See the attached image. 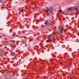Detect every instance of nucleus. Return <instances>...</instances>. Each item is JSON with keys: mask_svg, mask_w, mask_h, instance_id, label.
I'll return each instance as SVG.
<instances>
[{"mask_svg": "<svg viewBox=\"0 0 79 79\" xmlns=\"http://www.w3.org/2000/svg\"><path fill=\"white\" fill-rule=\"evenodd\" d=\"M58 30L60 34H62L63 33V31H65V29H64V27L62 26H60L59 27Z\"/></svg>", "mask_w": 79, "mask_h": 79, "instance_id": "nucleus-1", "label": "nucleus"}, {"mask_svg": "<svg viewBox=\"0 0 79 79\" xmlns=\"http://www.w3.org/2000/svg\"><path fill=\"white\" fill-rule=\"evenodd\" d=\"M53 8L52 7H47L45 8L46 11H49L50 13H53Z\"/></svg>", "mask_w": 79, "mask_h": 79, "instance_id": "nucleus-2", "label": "nucleus"}, {"mask_svg": "<svg viewBox=\"0 0 79 79\" xmlns=\"http://www.w3.org/2000/svg\"><path fill=\"white\" fill-rule=\"evenodd\" d=\"M49 23V22L47 20H46L44 23L45 25H48Z\"/></svg>", "mask_w": 79, "mask_h": 79, "instance_id": "nucleus-3", "label": "nucleus"}, {"mask_svg": "<svg viewBox=\"0 0 79 79\" xmlns=\"http://www.w3.org/2000/svg\"><path fill=\"white\" fill-rule=\"evenodd\" d=\"M8 38L9 39V40H11V39H13V37L11 36H8Z\"/></svg>", "mask_w": 79, "mask_h": 79, "instance_id": "nucleus-4", "label": "nucleus"}, {"mask_svg": "<svg viewBox=\"0 0 79 79\" xmlns=\"http://www.w3.org/2000/svg\"><path fill=\"white\" fill-rule=\"evenodd\" d=\"M50 36H51V35H48V36H47V37L48 38V39H50Z\"/></svg>", "mask_w": 79, "mask_h": 79, "instance_id": "nucleus-5", "label": "nucleus"}, {"mask_svg": "<svg viewBox=\"0 0 79 79\" xmlns=\"http://www.w3.org/2000/svg\"><path fill=\"white\" fill-rule=\"evenodd\" d=\"M58 12L59 13H62V10L61 9H60L59 10H58Z\"/></svg>", "mask_w": 79, "mask_h": 79, "instance_id": "nucleus-6", "label": "nucleus"}, {"mask_svg": "<svg viewBox=\"0 0 79 79\" xmlns=\"http://www.w3.org/2000/svg\"><path fill=\"white\" fill-rule=\"evenodd\" d=\"M72 10V8H68V10H69V11H70V10Z\"/></svg>", "mask_w": 79, "mask_h": 79, "instance_id": "nucleus-7", "label": "nucleus"}, {"mask_svg": "<svg viewBox=\"0 0 79 79\" xmlns=\"http://www.w3.org/2000/svg\"><path fill=\"white\" fill-rule=\"evenodd\" d=\"M12 36L13 37H15V34H13L12 35Z\"/></svg>", "mask_w": 79, "mask_h": 79, "instance_id": "nucleus-8", "label": "nucleus"}, {"mask_svg": "<svg viewBox=\"0 0 79 79\" xmlns=\"http://www.w3.org/2000/svg\"><path fill=\"white\" fill-rule=\"evenodd\" d=\"M50 40L49 39V40H47L46 42H47L48 43V42L50 41Z\"/></svg>", "mask_w": 79, "mask_h": 79, "instance_id": "nucleus-9", "label": "nucleus"}, {"mask_svg": "<svg viewBox=\"0 0 79 79\" xmlns=\"http://www.w3.org/2000/svg\"><path fill=\"white\" fill-rule=\"evenodd\" d=\"M22 32L23 34H24V33H25V31H22Z\"/></svg>", "mask_w": 79, "mask_h": 79, "instance_id": "nucleus-10", "label": "nucleus"}, {"mask_svg": "<svg viewBox=\"0 0 79 79\" xmlns=\"http://www.w3.org/2000/svg\"><path fill=\"white\" fill-rule=\"evenodd\" d=\"M0 3H2V0H0Z\"/></svg>", "mask_w": 79, "mask_h": 79, "instance_id": "nucleus-11", "label": "nucleus"}, {"mask_svg": "<svg viewBox=\"0 0 79 79\" xmlns=\"http://www.w3.org/2000/svg\"><path fill=\"white\" fill-rule=\"evenodd\" d=\"M24 40H23V41L22 42V44L23 43V44H24Z\"/></svg>", "mask_w": 79, "mask_h": 79, "instance_id": "nucleus-12", "label": "nucleus"}, {"mask_svg": "<svg viewBox=\"0 0 79 79\" xmlns=\"http://www.w3.org/2000/svg\"><path fill=\"white\" fill-rule=\"evenodd\" d=\"M19 15H21V12H19Z\"/></svg>", "mask_w": 79, "mask_h": 79, "instance_id": "nucleus-13", "label": "nucleus"}, {"mask_svg": "<svg viewBox=\"0 0 79 79\" xmlns=\"http://www.w3.org/2000/svg\"><path fill=\"white\" fill-rule=\"evenodd\" d=\"M10 32H11V29H10Z\"/></svg>", "mask_w": 79, "mask_h": 79, "instance_id": "nucleus-14", "label": "nucleus"}, {"mask_svg": "<svg viewBox=\"0 0 79 79\" xmlns=\"http://www.w3.org/2000/svg\"><path fill=\"white\" fill-rule=\"evenodd\" d=\"M10 47H12V48H13V47H14V46H10Z\"/></svg>", "mask_w": 79, "mask_h": 79, "instance_id": "nucleus-15", "label": "nucleus"}, {"mask_svg": "<svg viewBox=\"0 0 79 79\" xmlns=\"http://www.w3.org/2000/svg\"><path fill=\"white\" fill-rule=\"evenodd\" d=\"M15 35V36H16L17 37H18V36H19V35Z\"/></svg>", "mask_w": 79, "mask_h": 79, "instance_id": "nucleus-16", "label": "nucleus"}, {"mask_svg": "<svg viewBox=\"0 0 79 79\" xmlns=\"http://www.w3.org/2000/svg\"><path fill=\"white\" fill-rule=\"evenodd\" d=\"M21 12H23V10H22V11H21Z\"/></svg>", "mask_w": 79, "mask_h": 79, "instance_id": "nucleus-17", "label": "nucleus"}, {"mask_svg": "<svg viewBox=\"0 0 79 79\" xmlns=\"http://www.w3.org/2000/svg\"><path fill=\"white\" fill-rule=\"evenodd\" d=\"M18 43H19V42H20V41H18Z\"/></svg>", "mask_w": 79, "mask_h": 79, "instance_id": "nucleus-18", "label": "nucleus"}, {"mask_svg": "<svg viewBox=\"0 0 79 79\" xmlns=\"http://www.w3.org/2000/svg\"><path fill=\"white\" fill-rule=\"evenodd\" d=\"M75 10H77V9L76 8L75 9Z\"/></svg>", "mask_w": 79, "mask_h": 79, "instance_id": "nucleus-19", "label": "nucleus"}, {"mask_svg": "<svg viewBox=\"0 0 79 79\" xmlns=\"http://www.w3.org/2000/svg\"><path fill=\"white\" fill-rule=\"evenodd\" d=\"M35 15H36V14H35Z\"/></svg>", "mask_w": 79, "mask_h": 79, "instance_id": "nucleus-20", "label": "nucleus"}, {"mask_svg": "<svg viewBox=\"0 0 79 79\" xmlns=\"http://www.w3.org/2000/svg\"><path fill=\"white\" fill-rule=\"evenodd\" d=\"M78 6L79 7V5H78Z\"/></svg>", "mask_w": 79, "mask_h": 79, "instance_id": "nucleus-21", "label": "nucleus"}, {"mask_svg": "<svg viewBox=\"0 0 79 79\" xmlns=\"http://www.w3.org/2000/svg\"><path fill=\"white\" fill-rule=\"evenodd\" d=\"M27 22L29 23V22Z\"/></svg>", "mask_w": 79, "mask_h": 79, "instance_id": "nucleus-22", "label": "nucleus"}, {"mask_svg": "<svg viewBox=\"0 0 79 79\" xmlns=\"http://www.w3.org/2000/svg\"><path fill=\"white\" fill-rule=\"evenodd\" d=\"M16 52H17V50L16 51Z\"/></svg>", "mask_w": 79, "mask_h": 79, "instance_id": "nucleus-23", "label": "nucleus"}]
</instances>
